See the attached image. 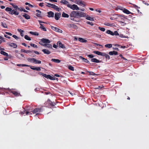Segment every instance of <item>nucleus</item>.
<instances>
[{"label":"nucleus","mask_w":149,"mask_h":149,"mask_svg":"<svg viewBox=\"0 0 149 149\" xmlns=\"http://www.w3.org/2000/svg\"><path fill=\"white\" fill-rule=\"evenodd\" d=\"M42 39L43 40V42L44 43L49 44L51 42L50 41L47 39L43 38Z\"/></svg>","instance_id":"obj_19"},{"label":"nucleus","mask_w":149,"mask_h":149,"mask_svg":"<svg viewBox=\"0 0 149 149\" xmlns=\"http://www.w3.org/2000/svg\"><path fill=\"white\" fill-rule=\"evenodd\" d=\"M98 29L100 30L103 32L105 30V28H102L100 27H98Z\"/></svg>","instance_id":"obj_51"},{"label":"nucleus","mask_w":149,"mask_h":149,"mask_svg":"<svg viewBox=\"0 0 149 149\" xmlns=\"http://www.w3.org/2000/svg\"><path fill=\"white\" fill-rule=\"evenodd\" d=\"M61 15V14L60 13L58 12L55 13L54 15L55 19L57 20H58L60 17Z\"/></svg>","instance_id":"obj_9"},{"label":"nucleus","mask_w":149,"mask_h":149,"mask_svg":"<svg viewBox=\"0 0 149 149\" xmlns=\"http://www.w3.org/2000/svg\"><path fill=\"white\" fill-rule=\"evenodd\" d=\"M1 25L3 27L6 28H8V26L6 23H4L3 22H1Z\"/></svg>","instance_id":"obj_37"},{"label":"nucleus","mask_w":149,"mask_h":149,"mask_svg":"<svg viewBox=\"0 0 149 149\" xmlns=\"http://www.w3.org/2000/svg\"><path fill=\"white\" fill-rule=\"evenodd\" d=\"M46 103H48L49 105L51 106H54L56 105L54 102H52L49 99H48Z\"/></svg>","instance_id":"obj_8"},{"label":"nucleus","mask_w":149,"mask_h":149,"mask_svg":"<svg viewBox=\"0 0 149 149\" xmlns=\"http://www.w3.org/2000/svg\"><path fill=\"white\" fill-rule=\"evenodd\" d=\"M40 27L39 28L40 29H41L43 31H47V29L44 26V25L43 24H40Z\"/></svg>","instance_id":"obj_22"},{"label":"nucleus","mask_w":149,"mask_h":149,"mask_svg":"<svg viewBox=\"0 0 149 149\" xmlns=\"http://www.w3.org/2000/svg\"><path fill=\"white\" fill-rule=\"evenodd\" d=\"M24 9V8L22 7H20V8H19V9H18V10L22 12L23 11Z\"/></svg>","instance_id":"obj_55"},{"label":"nucleus","mask_w":149,"mask_h":149,"mask_svg":"<svg viewBox=\"0 0 149 149\" xmlns=\"http://www.w3.org/2000/svg\"><path fill=\"white\" fill-rule=\"evenodd\" d=\"M12 37L17 40L19 39V37L15 35H13Z\"/></svg>","instance_id":"obj_58"},{"label":"nucleus","mask_w":149,"mask_h":149,"mask_svg":"<svg viewBox=\"0 0 149 149\" xmlns=\"http://www.w3.org/2000/svg\"><path fill=\"white\" fill-rule=\"evenodd\" d=\"M109 54L110 55H113V51L109 52Z\"/></svg>","instance_id":"obj_60"},{"label":"nucleus","mask_w":149,"mask_h":149,"mask_svg":"<svg viewBox=\"0 0 149 149\" xmlns=\"http://www.w3.org/2000/svg\"><path fill=\"white\" fill-rule=\"evenodd\" d=\"M35 58H29L27 59L28 61L30 62L34 63Z\"/></svg>","instance_id":"obj_26"},{"label":"nucleus","mask_w":149,"mask_h":149,"mask_svg":"<svg viewBox=\"0 0 149 149\" xmlns=\"http://www.w3.org/2000/svg\"><path fill=\"white\" fill-rule=\"evenodd\" d=\"M24 38L25 39L28 40H31V38L27 35L25 36Z\"/></svg>","instance_id":"obj_43"},{"label":"nucleus","mask_w":149,"mask_h":149,"mask_svg":"<svg viewBox=\"0 0 149 149\" xmlns=\"http://www.w3.org/2000/svg\"><path fill=\"white\" fill-rule=\"evenodd\" d=\"M102 56H105V58L107 59L108 60L110 59V57L109 55L106 54L105 53H103Z\"/></svg>","instance_id":"obj_28"},{"label":"nucleus","mask_w":149,"mask_h":149,"mask_svg":"<svg viewBox=\"0 0 149 149\" xmlns=\"http://www.w3.org/2000/svg\"><path fill=\"white\" fill-rule=\"evenodd\" d=\"M36 11L38 13L36 14V15L38 17H42L40 14L41 13V11L38 10H36Z\"/></svg>","instance_id":"obj_21"},{"label":"nucleus","mask_w":149,"mask_h":149,"mask_svg":"<svg viewBox=\"0 0 149 149\" xmlns=\"http://www.w3.org/2000/svg\"><path fill=\"white\" fill-rule=\"evenodd\" d=\"M117 8L118 9H119L120 10H122L123 11V10H124V8L123 7L121 6H118L117 7Z\"/></svg>","instance_id":"obj_50"},{"label":"nucleus","mask_w":149,"mask_h":149,"mask_svg":"<svg viewBox=\"0 0 149 149\" xmlns=\"http://www.w3.org/2000/svg\"><path fill=\"white\" fill-rule=\"evenodd\" d=\"M33 113H36L38 112L37 108H36L33 111H32Z\"/></svg>","instance_id":"obj_49"},{"label":"nucleus","mask_w":149,"mask_h":149,"mask_svg":"<svg viewBox=\"0 0 149 149\" xmlns=\"http://www.w3.org/2000/svg\"><path fill=\"white\" fill-rule=\"evenodd\" d=\"M79 58L80 59L83 60L84 61V62H85L87 63L88 64H90V62L88 61L87 59L83 57L82 56H79Z\"/></svg>","instance_id":"obj_14"},{"label":"nucleus","mask_w":149,"mask_h":149,"mask_svg":"<svg viewBox=\"0 0 149 149\" xmlns=\"http://www.w3.org/2000/svg\"><path fill=\"white\" fill-rule=\"evenodd\" d=\"M53 5H55V4H51V6H49L48 5H46V6L47 7H51L52 8H53V7H54V6H53Z\"/></svg>","instance_id":"obj_59"},{"label":"nucleus","mask_w":149,"mask_h":149,"mask_svg":"<svg viewBox=\"0 0 149 149\" xmlns=\"http://www.w3.org/2000/svg\"><path fill=\"white\" fill-rule=\"evenodd\" d=\"M67 7L73 10H79V7L76 4H73L72 5L68 4L67 5Z\"/></svg>","instance_id":"obj_3"},{"label":"nucleus","mask_w":149,"mask_h":149,"mask_svg":"<svg viewBox=\"0 0 149 149\" xmlns=\"http://www.w3.org/2000/svg\"><path fill=\"white\" fill-rule=\"evenodd\" d=\"M91 61L92 62H95L96 63H101L102 62L101 61H100L96 58H93L91 60Z\"/></svg>","instance_id":"obj_15"},{"label":"nucleus","mask_w":149,"mask_h":149,"mask_svg":"<svg viewBox=\"0 0 149 149\" xmlns=\"http://www.w3.org/2000/svg\"><path fill=\"white\" fill-rule=\"evenodd\" d=\"M51 28L53 30H54L56 32L57 31L58 28H56L55 27L53 26H51Z\"/></svg>","instance_id":"obj_45"},{"label":"nucleus","mask_w":149,"mask_h":149,"mask_svg":"<svg viewBox=\"0 0 149 149\" xmlns=\"http://www.w3.org/2000/svg\"><path fill=\"white\" fill-rule=\"evenodd\" d=\"M85 17H86V19L87 20L91 21H94V18L93 17H91L88 15H87L86 14V16Z\"/></svg>","instance_id":"obj_18"},{"label":"nucleus","mask_w":149,"mask_h":149,"mask_svg":"<svg viewBox=\"0 0 149 149\" xmlns=\"http://www.w3.org/2000/svg\"><path fill=\"white\" fill-rule=\"evenodd\" d=\"M25 4L26 5H28L29 7H30L31 8H33V5H31L30 3H28V2L25 3Z\"/></svg>","instance_id":"obj_46"},{"label":"nucleus","mask_w":149,"mask_h":149,"mask_svg":"<svg viewBox=\"0 0 149 149\" xmlns=\"http://www.w3.org/2000/svg\"><path fill=\"white\" fill-rule=\"evenodd\" d=\"M47 16L49 17H54V13L52 11H49L47 12Z\"/></svg>","instance_id":"obj_12"},{"label":"nucleus","mask_w":149,"mask_h":149,"mask_svg":"<svg viewBox=\"0 0 149 149\" xmlns=\"http://www.w3.org/2000/svg\"><path fill=\"white\" fill-rule=\"evenodd\" d=\"M60 3L64 5H67V6L69 4V2L66 0H61L60 1Z\"/></svg>","instance_id":"obj_23"},{"label":"nucleus","mask_w":149,"mask_h":149,"mask_svg":"<svg viewBox=\"0 0 149 149\" xmlns=\"http://www.w3.org/2000/svg\"><path fill=\"white\" fill-rule=\"evenodd\" d=\"M13 7L14 8V9H12L10 8L7 7L5 9V10L7 12H9V14L11 15H17L19 14V12L17 11L19 8L16 5H13Z\"/></svg>","instance_id":"obj_1"},{"label":"nucleus","mask_w":149,"mask_h":149,"mask_svg":"<svg viewBox=\"0 0 149 149\" xmlns=\"http://www.w3.org/2000/svg\"><path fill=\"white\" fill-rule=\"evenodd\" d=\"M51 61L53 62L57 63H59L61 62V60L58 59L52 58V59Z\"/></svg>","instance_id":"obj_29"},{"label":"nucleus","mask_w":149,"mask_h":149,"mask_svg":"<svg viewBox=\"0 0 149 149\" xmlns=\"http://www.w3.org/2000/svg\"><path fill=\"white\" fill-rule=\"evenodd\" d=\"M114 35L115 36H118L119 35V34L118 33L117 31H115L113 33V36Z\"/></svg>","instance_id":"obj_52"},{"label":"nucleus","mask_w":149,"mask_h":149,"mask_svg":"<svg viewBox=\"0 0 149 149\" xmlns=\"http://www.w3.org/2000/svg\"><path fill=\"white\" fill-rule=\"evenodd\" d=\"M87 72L89 73V75H93V76H95V75H97V74L94 73L93 72H90L89 71H87Z\"/></svg>","instance_id":"obj_41"},{"label":"nucleus","mask_w":149,"mask_h":149,"mask_svg":"<svg viewBox=\"0 0 149 149\" xmlns=\"http://www.w3.org/2000/svg\"><path fill=\"white\" fill-rule=\"evenodd\" d=\"M62 17H63L68 18L69 17V15L64 12H63L62 14Z\"/></svg>","instance_id":"obj_32"},{"label":"nucleus","mask_w":149,"mask_h":149,"mask_svg":"<svg viewBox=\"0 0 149 149\" xmlns=\"http://www.w3.org/2000/svg\"><path fill=\"white\" fill-rule=\"evenodd\" d=\"M75 3L83 7L85 6V5L84 3V2L81 0H76Z\"/></svg>","instance_id":"obj_5"},{"label":"nucleus","mask_w":149,"mask_h":149,"mask_svg":"<svg viewBox=\"0 0 149 149\" xmlns=\"http://www.w3.org/2000/svg\"><path fill=\"white\" fill-rule=\"evenodd\" d=\"M68 27L71 29H78L77 26L73 24H67Z\"/></svg>","instance_id":"obj_6"},{"label":"nucleus","mask_w":149,"mask_h":149,"mask_svg":"<svg viewBox=\"0 0 149 149\" xmlns=\"http://www.w3.org/2000/svg\"><path fill=\"white\" fill-rule=\"evenodd\" d=\"M45 47H47L49 48H51V49L52 48V45L50 44H45Z\"/></svg>","instance_id":"obj_34"},{"label":"nucleus","mask_w":149,"mask_h":149,"mask_svg":"<svg viewBox=\"0 0 149 149\" xmlns=\"http://www.w3.org/2000/svg\"><path fill=\"white\" fill-rule=\"evenodd\" d=\"M70 17H76L77 18V11H73L70 14Z\"/></svg>","instance_id":"obj_7"},{"label":"nucleus","mask_w":149,"mask_h":149,"mask_svg":"<svg viewBox=\"0 0 149 149\" xmlns=\"http://www.w3.org/2000/svg\"><path fill=\"white\" fill-rule=\"evenodd\" d=\"M11 93L16 96H18L20 95L19 93H18L17 92L15 91H11Z\"/></svg>","instance_id":"obj_30"},{"label":"nucleus","mask_w":149,"mask_h":149,"mask_svg":"<svg viewBox=\"0 0 149 149\" xmlns=\"http://www.w3.org/2000/svg\"><path fill=\"white\" fill-rule=\"evenodd\" d=\"M120 37H121L122 38H126V36H124L123 34H119V35H118Z\"/></svg>","instance_id":"obj_57"},{"label":"nucleus","mask_w":149,"mask_h":149,"mask_svg":"<svg viewBox=\"0 0 149 149\" xmlns=\"http://www.w3.org/2000/svg\"><path fill=\"white\" fill-rule=\"evenodd\" d=\"M57 45H58L59 46V47L62 48H65V46L64 45L62 44L61 42L60 41H58L57 42Z\"/></svg>","instance_id":"obj_17"},{"label":"nucleus","mask_w":149,"mask_h":149,"mask_svg":"<svg viewBox=\"0 0 149 149\" xmlns=\"http://www.w3.org/2000/svg\"><path fill=\"white\" fill-rule=\"evenodd\" d=\"M87 56L90 58H92L94 57V56L92 54H88L87 55Z\"/></svg>","instance_id":"obj_53"},{"label":"nucleus","mask_w":149,"mask_h":149,"mask_svg":"<svg viewBox=\"0 0 149 149\" xmlns=\"http://www.w3.org/2000/svg\"><path fill=\"white\" fill-rule=\"evenodd\" d=\"M30 68L33 70H36L38 71H40L41 70V68L40 67H36L35 66H30Z\"/></svg>","instance_id":"obj_11"},{"label":"nucleus","mask_w":149,"mask_h":149,"mask_svg":"<svg viewBox=\"0 0 149 149\" xmlns=\"http://www.w3.org/2000/svg\"><path fill=\"white\" fill-rule=\"evenodd\" d=\"M7 45H9V46L11 47H13V48H16L17 47V45L14 43H7Z\"/></svg>","instance_id":"obj_10"},{"label":"nucleus","mask_w":149,"mask_h":149,"mask_svg":"<svg viewBox=\"0 0 149 149\" xmlns=\"http://www.w3.org/2000/svg\"><path fill=\"white\" fill-rule=\"evenodd\" d=\"M22 16L24 17L26 19H29L30 18V17L29 15H28L27 14L24 13L22 15Z\"/></svg>","instance_id":"obj_20"},{"label":"nucleus","mask_w":149,"mask_h":149,"mask_svg":"<svg viewBox=\"0 0 149 149\" xmlns=\"http://www.w3.org/2000/svg\"><path fill=\"white\" fill-rule=\"evenodd\" d=\"M0 53L1 54L6 56H9L8 54L7 53L3 51H1Z\"/></svg>","instance_id":"obj_31"},{"label":"nucleus","mask_w":149,"mask_h":149,"mask_svg":"<svg viewBox=\"0 0 149 149\" xmlns=\"http://www.w3.org/2000/svg\"><path fill=\"white\" fill-rule=\"evenodd\" d=\"M123 11V13L127 14H130L132 13L130 12L129 10H128L125 8H124Z\"/></svg>","instance_id":"obj_25"},{"label":"nucleus","mask_w":149,"mask_h":149,"mask_svg":"<svg viewBox=\"0 0 149 149\" xmlns=\"http://www.w3.org/2000/svg\"><path fill=\"white\" fill-rule=\"evenodd\" d=\"M42 51L45 54H49L51 53V52L48 50L46 49H43Z\"/></svg>","instance_id":"obj_16"},{"label":"nucleus","mask_w":149,"mask_h":149,"mask_svg":"<svg viewBox=\"0 0 149 149\" xmlns=\"http://www.w3.org/2000/svg\"><path fill=\"white\" fill-rule=\"evenodd\" d=\"M117 16L118 17H123V18L124 17V15H121V14H117Z\"/></svg>","instance_id":"obj_61"},{"label":"nucleus","mask_w":149,"mask_h":149,"mask_svg":"<svg viewBox=\"0 0 149 149\" xmlns=\"http://www.w3.org/2000/svg\"><path fill=\"white\" fill-rule=\"evenodd\" d=\"M30 45L31 46H32L33 47L36 48H38V47H37V45L35 44L31 43V44H30Z\"/></svg>","instance_id":"obj_47"},{"label":"nucleus","mask_w":149,"mask_h":149,"mask_svg":"<svg viewBox=\"0 0 149 149\" xmlns=\"http://www.w3.org/2000/svg\"><path fill=\"white\" fill-rule=\"evenodd\" d=\"M17 31L19 32H20V33H21V32H24V31L23 30H22L21 29H17Z\"/></svg>","instance_id":"obj_63"},{"label":"nucleus","mask_w":149,"mask_h":149,"mask_svg":"<svg viewBox=\"0 0 149 149\" xmlns=\"http://www.w3.org/2000/svg\"><path fill=\"white\" fill-rule=\"evenodd\" d=\"M119 56L122 58H123V59H124V60H127V59L125 58L121 54H120L119 55Z\"/></svg>","instance_id":"obj_62"},{"label":"nucleus","mask_w":149,"mask_h":149,"mask_svg":"<svg viewBox=\"0 0 149 149\" xmlns=\"http://www.w3.org/2000/svg\"><path fill=\"white\" fill-rule=\"evenodd\" d=\"M76 18V17H70V19L71 20L74 21L76 22H79L80 21V20H76L74 18Z\"/></svg>","instance_id":"obj_48"},{"label":"nucleus","mask_w":149,"mask_h":149,"mask_svg":"<svg viewBox=\"0 0 149 149\" xmlns=\"http://www.w3.org/2000/svg\"><path fill=\"white\" fill-rule=\"evenodd\" d=\"M94 53L99 55L102 56L103 53L98 51H94L93 52Z\"/></svg>","instance_id":"obj_24"},{"label":"nucleus","mask_w":149,"mask_h":149,"mask_svg":"<svg viewBox=\"0 0 149 149\" xmlns=\"http://www.w3.org/2000/svg\"><path fill=\"white\" fill-rule=\"evenodd\" d=\"M54 7H53V8L54 9L56 10L57 11H59V8L58 7V6H56L55 5H53Z\"/></svg>","instance_id":"obj_36"},{"label":"nucleus","mask_w":149,"mask_h":149,"mask_svg":"<svg viewBox=\"0 0 149 149\" xmlns=\"http://www.w3.org/2000/svg\"><path fill=\"white\" fill-rule=\"evenodd\" d=\"M37 109H38V112H40L42 111V108H38Z\"/></svg>","instance_id":"obj_54"},{"label":"nucleus","mask_w":149,"mask_h":149,"mask_svg":"<svg viewBox=\"0 0 149 149\" xmlns=\"http://www.w3.org/2000/svg\"><path fill=\"white\" fill-rule=\"evenodd\" d=\"M106 33L108 34H109L112 36H113V32L110 30H108L106 31Z\"/></svg>","instance_id":"obj_38"},{"label":"nucleus","mask_w":149,"mask_h":149,"mask_svg":"<svg viewBox=\"0 0 149 149\" xmlns=\"http://www.w3.org/2000/svg\"><path fill=\"white\" fill-rule=\"evenodd\" d=\"M78 40L79 41L82 42H86L87 41L86 40L81 38H79Z\"/></svg>","instance_id":"obj_27"},{"label":"nucleus","mask_w":149,"mask_h":149,"mask_svg":"<svg viewBox=\"0 0 149 149\" xmlns=\"http://www.w3.org/2000/svg\"><path fill=\"white\" fill-rule=\"evenodd\" d=\"M142 2L143 3L147 5V6H148L149 5V4L148 3H147L144 1H143Z\"/></svg>","instance_id":"obj_64"},{"label":"nucleus","mask_w":149,"mask_h":149,"mask_svg":"<svg viewBox=\"0 0 149 149\" xmlns=\"http://www.w3.org/2000/svg\"><path fill=\"white\" fill-rule=\"evenodd\" d=\"M33 63L35 64H41V61H40L37 60L35 58L34 63Z\"/></svg>","instance_id":"obj_40"},{"label":"nucleus","mask_w":149,"mask_h":149,"mask_svg":"<svg viewBox=\"0 0 149 149\" xmlns=\"http://www.w3.org/2000/svg\"><path fill=\"white\" fill-rule=\"evenodd\" d=\"M86 23L88 24H89L91 25V26H93V23L92 22H90L87 21L86 22Z\"/></svg>","instance_id":"obj_56"},{"label":"nucleus","mask_w":149,"mask_h":149,"mask_svg":"<svg viewBox=\"0 0 149 149\" xmlns=\"http://www.w3.org/2000/svg\"><path fill=\"white\" fill-rule=\"evenodd\" d=\"M17 66L19 67H24V66H26V67H30L31 66V65H28L26 64H18L17 65Z\"/></svg>","instance_id":"obj_35"},{"label":"nucleus","mask_w":149,"mask_h":149,"mask_svg":"<svg viewBox=\"0 0 149 149\" xmlns=\"http://www.w3.org/2000/svg\"><path fill=\"white\" fill-rule=\"evenodd\" d=\"M68 68L72 71H73L74 70V68L72 66L70 65L68 66Z\"/></svg>","instance_id":"obj_42"},{"label":"nucleus","mask_w":149,"mask_h":149,"mask_svg":"<svg viewBox=\"0 0 149 149\" xmlns=\"http://www.w3.org/2000/svg\"><path fill=\"white\" fill-rule=\"evenodd\" d=\"M39 74L40 75H42V76L47 78V79H49L51 80H55V78L51 76L50 75L48 74L47 75L45 74L42 73L41 72H39Z\"/></svg>","instance_id":"obj_2"},{"label":"nucleus","mask_w":149,"mask_h":149,"mask_svg":"<svg viewBox=\"0 0 149 149\" xmlns=\"http://www.w3.org/2000/svg\"><path fill=\"white\" fill-rule=\"evenodd\" d=\"M105 47H106L110 48L112 47V45L110 44H107L105 45Z\"/></svg>","instance_id":"obj_39"},{"label":"nucleus","mask_w":149,"mask_h":149,"mask_svg":"<svg viewBox=\"0 0 149 149\" xmlns=\"http://www.w3.org/2000/svg\"><path fill=\"white\" fill-rule=\"evenodd\" d=\"M77 18H79L81 17H84L86 16V13L82 12L77 11Z\"/></svg>","instance_id":"obj_4"},{"label":"nucleus","mask_w":149,"mask_h":149,"mask_svg":"<svg viewBox=\"0 0 149 149\" xmlns=\"http://www.w3.org/2000/svg\"><path fill=\"white\" fill-rule=\"evenodd\" d=\"M21 51L22 52H24L26 53H30L33 52V50H26L24 49H21Z\"/></svg>","instance_id":"obj_13"},{"label":"nucleus","mask_w":149,"mask_h":149,"mask_svg":"<svg viewBox=\"0 0 149 149\" xmlns=\"http://www.w3.org/2000/svg\"><path fill=\"white\" fill-rule=\"evenodd\" d=\"M29 33L30 34L35 36H38L39 35V33L37 32H34L31 31H30Z\"/></svg>","instance_id":"obj_33"},{"label":"nucleus","mask_w":149,"mask_h":149,"mask_svg":"<svg viewBox=\"0 0 149 149\" xmlns=\"http://www.w3.org/2000/svg\"><path fill=\"white\" fill-rule=\"evenodd\" d=\"M39 44L42 46H45V44H44V43L43 42V40H42V39H41L40 41L39 42Z\"/></svg>","instance_id":"obj_44"}]
</instances>
